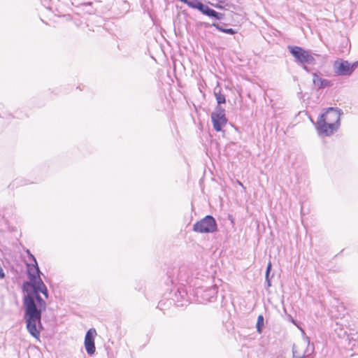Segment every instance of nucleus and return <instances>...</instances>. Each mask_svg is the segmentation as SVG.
<instances>
[{"label":"nucleus","instance_id":"nucleus-1","mask_svg":"<svg viewBox=\"0 0 358 358\" xmlns=\"http://www.w3.org/2000/svg\"><path fill=\"white\" fill-rule=\"evenodd\" d=\"M27 253L34 264H27V275L29 281L23 283L22 290L26 294L23 297V306L24 308V320L26 327L29 333L34 338H38L40 331L37 325L41 328L42 312L46 309V302L40 296L42 293L45 299L48 298V291L46 285L43 282L35 257L31 255L29 250Z\"/></svg>","mask_w":358,"mask_h":358},{"label":"nucleus","instance_id":"nucleus-2","mask_svg":"<svg viewBox=\"0 0 358 358\" xmlns=\"http://www.w3.org/2000/svg\"><path fill=\"white\" fill-rule=\"evenodd\" d=\"M341 110L334 108H329L318 118L316 129L320 135L329 136L332 135L340 126Z\"/></svg>","mask_w":358,"mask_h":358},{"label":"nucleus","instance_id":"nucleus-3","mask_svg":"<svg viewBox=\"0 0 358 358\" xmlns=\"http://www.w3.org/2000/svg\"><path fill=\"white\" fill-rule=\"evenodd\" d=\"M217 222L211 215H206L193 225V230L201 234H209L216 231Z\"/></svg>","mask_w":358,"mask_h":358},{"label":"nucleus","instance_id":"nucleus-4","mask_svg":"<svg viewBox=\"0 0 358 358\" xmlns=\"http://www.w3.org/2000/svg\"><path fill=\"white\" fill-rule=\"evenodd\" d=\"M357 66V62L351 64L346 60L338 59L334 62V69L335 73L338 76H348L352 73Z\"/></svg>","mask_w":358,"mask_h":358},{"label":"nucleus","instance_id":"nucleus-5","mask_svg":"<svg viewBox=\"0 0 358 358\" xmlns=\"http://www.w3.org/2000/svg\"><path fill=\"white\" fill-rule=\"evenodd\" d=\"M210 117L213 128L216 131H220L222 127L225 126L227 122L225 109L222 106L215 107V111L211 113Z\"/></svg>","mask_w":358,"mask_h":358},{"label":"nucleus","instance_id":"nucleus-6","mask_svg":"<svg viewBox=\"0 0 358 358\" xmlns=\"http://www.w3.org/2000/svg\"><path fill=\"white\" fill-rule=\"evenodd\" d=\"M96 336L95 329H90L85 337V348L88 355H92L95 352L94 337Z\"/></svg>","mask_w":358,"mask_h":358},{"label":"nucleus","instance_id":"nucleus-7","mask_svg":"<svg viewBox=\"0 0 358 358\" xmlns=\"http://www.w3.org/2000/svg\"><path fill=\"white\" fill-rule=\"evenodd\" d=\"M287 48L296 62L304 64L308 51L305 50L299 46L289 45Z\"/></svg>","mask_w":358,"mask_h":358},{"label":"nucleus","instance_id":"nucleus-8","mask_svg":"<svg viewBox=\"0 0 358 358\" xmlns=\"http://www.w3.org/2000/svg\"><path fill=\"white\" fill-rule=\"evenodd\" d=\"M216 286H212L203 292L201 294L202 301L201 302L206 303L212 301L213 299L216 297L217 289Z\"/></svg>","mask_w":358,"mask_h":358},{"label":"nucleus","instance_id":"nucleus-9","mask_svg":"<svg viewBox=\"0 0 358 358\" xmlns=\"http://www.w3.org/2000/svg\"><path fill=\"white\" fill-rule=\"evenodd\" d=\"M176 297L177 299L178 306H183L184 303L182 302L189 301L187 288L183 286L179 287L176 293Z\"/></svg>","mask_w":358,"mask_h":358},{"label":"nucleus","instance_id":"nucleus-10","mask_svg":"<svg viewBox=\"0 0 358 358\" xmlns=\"http://www.w3.org/2000/svg\"><path fill=\"white\" fill-rule=\"evenodd\" d=\"M313 82L314 85L319 88L325 87L327 86H329L330 85V82L328 80L324 79L319 76H317L316 73H313Z\"/></svg>","mask_w":358,"mask_h":358},{"label":"nucleus","instance_id":"nucleus-11","mask_svg":"<svg viewBox=\"0 0 358 358\" xmlns=\"http://www.w3.org/2000/svg\"><path fill=\"white\" fill-rule=\"evenodd\" d=\"M214 95L215 96L217 106H221V104L224 103L226 102L225 96L221 93L220 88H215L214 90Z\"/></svg>","mask_w":358,"mask_h":358},{"label":"nucleus","instance_id":"nucleus-12","mask_svg":"<svg viewBox=\"0 0 358 358\" xmlns=\"http://www.w3.org/2000/svg\"><path fill=\"white\" fill-rule=\"evenodd\" d=\"M264 325V316L262 315H259L257 317V324H256L257 331L259 334L262 333Z\"/></svg>","mask_w":358,"mask_h":358},{"label":"nucleus","instance_id":"nucleus-13","mask_svg":"<svg viewBox=\"0 0 358 358\" xmlns=\"http://www.w3.org/2000/svg\"><path fill=\"white\" fill-rule=\"evenodd\" d=\"M213 10V9L210 8L209 6L206 5H204L203 3L199 6V11L208 17H210Z\"/></svg>","mask_w":358,"mask_h":358},{"label":"nucleus","instance_id":"nucleus-14","mask_svg":"<svg viewBox=\"0 0 358 358\" xmlns=\"http://www.w3.org/2000/svg\"><path fill=\"white\" fill-rule=\"evenodd\" d=\"M271 266H272L271 263L269 262L267 265L266 274H265L266 282L267 283L268 287H271V281L269 280V273L271 270Z\"/></svg>","mask_w":358,"mask_h":358},{"label":"nucleus","instance_id":"nucleus-15","mask_svg":"<svg viewBox=\"0 0 358 358\" xmlns=\"http://www.w3.org/2000/svg\"><path fill=\"white\" fill-rule=\"evenodd\" d=\"M307 341H308V346H307V348L306 350H305L304 353H303V356L305 357H308L314 351V347L312 346L311 348H310V342H309V340H308V338H306Z\"/></svg>","mask_w":358,"mask_h":358},{"label":"nucleus","instance_id":"nucleus-16","mask_svg":"<svg viewBox=\"0 0 358 358\" xmlns=\"http://www.w3.org/2000/svg\"><path fill=\"white\" fill-rule=\"evenodd\" d=\"M304 64H310V65L315 64V59L314 58L313 55H312L311 54H310L308 52L306 56Z\"/></svg>","mask_w":358,"mask_h":358},{"label":"nucleus","instance_id":"nucleus-17","mask_svg":"<svg viewBox=\"0 0 358 358\" xmlns=\"http://www.w3.org/2000/svg\"><path fill=\"white\" fill-rule=\"evenodd\" d=\"M210 17H214L217 20H222L224 17V14L218 13V12L215 11V10H213Z\"/></svg>","mask_w":358,"mask_h":358},{"label":"nucleus","instance_id":"nucleus-18","mask_svg":"<svg viewBox=\"0 0 358 358\" xmlns=\"http://www.w3.org/2000/svg\"><path fill=\"white\" fill-rule=\"evenodd\" d=\"M222 32L232 35L236 33V31L231 28H229V29H225L224 30H222Z\"/></svg>","mask_w":358,"mask_h":358},{"label":"nucleus","instance_id":"nucleus-19","mask_svg":"<svg viewBox=\"0 0 358 358\" xmlns=\"http://www.w3.org/2000/svg\"><path fill=\"white\" fill-rule=\"evenodd\" d=\"M292 352H293V358H303V357H305L303 356V355H299V356H298V355H297V352H296V350H295L294 347H293Z\"/></svg>","mask_w":358,"mask_h":358},{"label":"nucleus","instance_id":"nucleus-20","mask_svg":"<svg viewBox=\"0 0 358 358\" xmlns=\"http://www.w3.org/2000/svg\"><path fill=\"white\" fill-rule=\"evenodd\" d=\"M225 5L226 4H225L224 1H220L217 4L214 5V6L217 8H222L224 7Z\"/></svg>","mask_w":358,"mask_h":358},{"label":"nucleus","instance_id":"nucleus-21","mask_svg":"<svg viewBox=\"0 0 358 358\" xmlns=\"http://www.w3.org/2000/svg\"><path fill=\"white\" fill-rule=\"evenodd\" d=\"M213 26L216 27L217 29L220 30V31H222V30H224L225 29L221 27L218 23H213Z\"/></svg>","mask_w":358,"mask_h":358},{"label":"nucleus","instance_id":"nucleus-22","mask_svg":"<svg viewBox=\"0 0 358 358\" xmlns=\"http://www.w3.org/2000/svg\"><path fill=\"white\" fill-rule=\"evenodd\" d=\"M303 69L306 71H309L308 68L305 65V64H303Z\"/></svg>","mask_w":358,"mask_h":358},{"label":"nucleus","instance_id":"nucleus-23","mask_svg":"<svg viewBox=\"0 0 358 358\" xmlns=\"http://www.w3.org/2000/svg\"><path fill=\"white\" fill-rule=\"evenodd\" d=\"M200 292H201V290H200V289L197 290V291H196V294H199L200 293Z\"/></svg>","mask_w":358,"mask_h":358}]
</instances>
